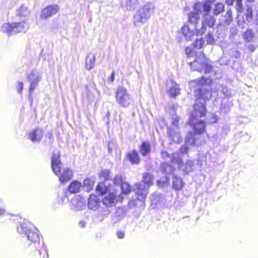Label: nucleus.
<instances>
[{
	"label": "nucleus",
	"mask_w": 258,
	"mask_h": 258,
	"mask_svg": "<svg viewBox=\"0 0 258 258\" xmlns=\"http://www.w3.org/2000/svg\"><path fill=\"white\" fill-rule=\"evenodd\" d=\"M51 166L54 173L61 183H64L73 178V172L68 167H63L58 154L53 153L51 158Z\"/></svg>",
	"instance_id": "f03ea898"
},
{
	"label": "nucleus",
	"mask_w": 258,
	"mask_h": 258,
	"mask_svg": "<svg viewBox=\"0 0 258 258\" xmlns=\"http://www.w3.org/2000/svg\"><path fill=\"white\" fill-rule=\"evenodd\" d=\"M5 211L4 209H2L1 208H0V216L4 214V213H5Z\"/></svg>",
	"instance_id": "e2e57ef3"
},
{
	"label": "nucleus",
	"mask_w": 258,
	"mask_h": 258,
	"mask_svg": "<svg viewBox=\"0 0 258 258\" xmlns=\"http://www.w3.org/2000/svg\"><path fill=\"white\" fill-rule=\"evenodd\" d=\"M95 61V55L91 53H88L86 56L85 68L88 70L92 69L94 66Z\"/></svg>",
	"instance_id": "cd10ccee"
},
{
	"label": "nucleus",
	"mask_w": 258,
	"mask_h": 258,
	"mask_svg": "<svg viewBox=\"0 0 258 258\" xmlns=\"http://www.w3.org/2000/svg\"><path fill=\"white\" fill-rule=\"evenodd\" d=\"M16 88L17 92L21 94L22 93L23 89V83L22 82L18 81L17 82Z\"/></svg>",
	"instance_id": "603ef678"
},
{
	"label": "nucleus",
	"mask_w": 258,
	"mask_h": 258,
	"mask_svg": "<svg viewBox=\"0 0 258 258\" xmlns=\"http://www.w3.org/2000/svg\"><path fill=\"white\" fill-rule=\"evenodd\" d=\"M215 1V0H206L205 2L210 4V5L211 6V5L214 3Z\"/></svg>",
	"instance_id": "bf43d9fd"
},
{
	"label": "nucleus",
	"mask_w": 258,
	"mask_h": 258,
	"mask_svg": "<svg viewBox=\"0 0 258 258\" xmlns=\"http://www.w3.org/2000/svg\"><path fill=\"white\" fill-rule=\"evenodd\" d=\"M26 78L30 83L28 97L29 99H31L34 90L38 85V83L40 80V77L37 70H33L30 73L27 75Z\"/></svg>",
	"instance_id": "9b49d317"
},
{
	"label": "nucleus",
	"mask_w": 258,
	"mask_h": 258,
	"mask_svg": "<svg viewBox=\"0 0 258 258\" xmlns=\"http://www.w3.org/2000/svg\"><path fill=\"white\" fill-rule=\"evenodd\" d=\"M226 3L228 6H233L235 2V8L239 13H242L243 11L242 0H225Z\"/></svg>",
	"instance_id": "c85d7f7f"
},
{
	"label": "nucleus",
	"mask_w": 258,
	"mask_h": 258,
	"mask_svg": "<svg viewBox=\"0 0 258 258\" xmlns=\"http://www.w3.org/2000/svg\"><path fill=\"white\" fill-rule=\"evenodd\" d=\"M172 188L175 190H180L184 186V182L180 177L177 175H173L172 177Z\"/></svg>",
	"instance_id": "bb28decb"
},
{
	"label": "nucleus",
	"mask_w": 258,
	"mask_h": 258,
	"mask_svg": "<svg viewBox=\"0 0 258 258\" xmlns=\"http://www.w3.org/2000/svg\"><path fill=\"white\" fill-rule=\"evenodd\" d=\"M85 90H86L87 93L90 92V91L89 90V87H88V86L87 85H85Z\"/></svg>",
	"instance_id": "680f3d73"
},
{
	"label": "nucleus",
	"mask_w": 258,
	"mask_h": 258,
	"mask_svg": "<svg viewBox=\"0 0 258 258\" xmlns=\"http://www.w3.org/2000/svg\"><path fill=\"white\" fill-rule=\"evenodd\" d=\"M200 15L195 10L193 12H190L188 15V22L194 25L192 30L189 28L188 26L184 25L181 28V32L185 37L186 41H189L192 40L195 37L196 33L194 31L196 30L197 33V27L199 28L198 25V22L200 20Z\"/></svg>",
	"instance_id": "20e7f679"
},
{
	"label": "nucleus",
	"mask_w": 258,
	"mask_h": 258,
	"mask_svg": "<svg viewBox=\"0 0 258 258\" xmlns=\"http://www.w3.org/2000/svg\"><path fill=\"white\" fill-rule=\"evenodd\" d=\"M149 187L145 183L138 182L135 184L133 191L137 196V199L140 201H144L148 193Z\"/></svg>",
	"instance_id": "ddd939ff"
},
{
	"label": "nucleus",
	"mask_w": 258,
	"mask_h": 258,
	"mask_svg": "<svg viewBox=\"0 0 258 258\" xmlns=\"http://www.w3.org/2000/svg\"><path fill=\"white\" fill-rule=\"evenodd\" d=\"M72 209L76 211H80L84 209L86 205L84 203V199H79L78 198H75L71 201Z\"/></svg>",
	"instance_id": "393cba45"
},
{
	"label": "nucleus",
	"mask_w": 258,
	"mask_h": 258,
	"mask_svg": "<svg viewBox=\"0 0 258 258\" xmlns=\"http://www.w3.org/2000/svg\"><path fill=\"white\" fill-rule=\"evenodd\" d=\"M115 80V72L113 71L110 76L107 78V82L108 83H112Z\"/></svg>",
	"instance_id": "5fc2aeb1"
},
{
	"label": "nucleus",
	"mask_w": 258,
	"mask_h": 258,
	"mask_svg": "<svg viewBox=\"0 0 258 258\" xmlns=\"http://www.w3.org/2000/svg\"><path fill=\"white\" fill-rule=\"evenodd\" d=\"M170 95L172 97H175L180 94V89L177 86H173L169 90Z\"/></svg>",
	"instance_id": "de8ad7c7"
},
{
	"label": "nucleus",
	"mask_w": 258,
	"mask_h": 258,
	"mask_svg": "<svg viewBox=\"0 0 258 258\" xmlns=\"http://www.w3.org/2000/svg\"><path fill=\"white\" fill-rule=\"evenodd\" d=\"M160 154L161 156V158L163 160H170L171 163H173V157L174 155V153L172 154H170L167 151L165 150H161Z\"/></svg>",
	"instance_id": "4c0bfd02"
},
{
	"label": "nucleus",
	"mask_w": 258,
	"mask_h": 258,
	"mask_svg": "<svg viewBox=\"0 0 258 258\" xmlns=\"http://www.w3.org/2000/svg\"><path fill=\"white\" fill-rule=\"evenodd\" d=\"M170 178L168 176H165L157 181L158 187L162 188L167 187L168 186Z\"/></svg>",
	"instance_id": "c9c22d12"
},
{
	"label": "nucleus",
	"mask_w": 258,
	"mask_h": 258,
	"mask_svg": "<svg viewBox=\"0 0 258 258\" xmlns=\"http://www.w3.org/2000/svg\"><path fill=\"white\" fill-rule=\"evenodd\" d=\"M29 14L28 7L23 5L17 10V15L26 17Z\"/></svg>",
	"instance_id": "37998d69"
},
{
	"label": "nucleus",
	"mask_w": 258,
	"mask_h": 258,
	"mask_svg": "<svg viewBox=\"0 0 258 258\" xmlns=\"http://www.w3.org/2000/svg\"><path fill=\"white\" fill-rule=\"evenodd\" d=\"M122 193L127 195L131 191V186L126 182H123L119 186Z\"/></svg>",
	"instance_id": "a19ab883"
},
{
	"label": "nucleus",
	"mask_w": 258,
	"mask_h": 258,
	"mask_svg": "<svg viewBox=\"0 0 258 258\" xmlns=\"http://www.w3.org/2000/svg\"><path fill=\"white\" fill-rule=\"evenodd\" d=\"M94 180L92 178H87L84 180V188L89 192L92 189L94 184Z\"/></svg>",
	"instance_id": "f704fd0d"
},
{
	"label": "nucleus",
	"mask_w": 258,
	"mask_h": 258,
	"mask_svg": "<svg viewBox=\"0 0 258 258\" xmlns=\"http://www.w3.org/2000/svg\"><path fill=\"white\" fill-rule=\"evenodd\" d=\"M128 160L132 164H139L140 162V157L136 149L128 152L126 155Z\"/></svg>",
	"instance_id": "5701e85b"
},
{
	"label": "nucleus",
	"mask_w": 258,
	"mask_h": 258,
	"mask_svg": "<svg viewBox=\"0 0 258 258\" xmlns=\"http://www.w3.org/2000/svg\"><path fill=\"white\" fill-rule=\"evenodd\" d=\"M122 176L120 174L116 175L113 179L112 178L110 183L112 185V184H113L114 185H117V186H120L121 184L123 183Z\"/></svg>",
	"instance_id": "ea45409f"
},
{
	"label": "nucleus",
	"mask_w": 258,
	"mask_h": 258,
	"mask_svg": "<svg viewBox=\"0 0 258 258\" xmlns=\"http://www.w3.org/2000/svg\"><path fill=\"white\" fill-rule=\"evenodd\" d=\"M189 146H191V145H188V144H186L185 142V144L182 145L178 149V152H176L175 153H178L182 158V155L188 153Z\"/></svg>",
	"instance_id": "79ce46f5"
},
{
	"label": "nucleus",
	"mask_w": 258,
	"mask_h": 258,
	"mask_svg": "<svg viewBox=\"0 0 258 258\" xmlns=\"http://www.w3.org/2000/svg\"><path fill=\"white\" fill-rule=\"evenodd\" d=\"M121 220L119 219L117 217L116 215H115L114 213L112 214L111 215L110 217V223L112 224L113 225H114L116 223H117L118 222H120Z\"/></svg>",
	"instance_id": "3c124183"
},
{
	"label": "nucleus",
	"mask_w": 258,
	"mask_h": 258,
	"mask_svg": "<svg viewBox=\"0 0 258 258\" xmlns=\"http://www.w3.org/2000/svg\"><path fill=\"white\" fill-rule=\"evenodd\" d=\"M100 203L99 198L94 195H90L88 199V207L89 209L93 211L98 209Z\"/></svg>",
	"instance_id": "6ab92c4d"
},
{
	"label": "nucleus",
	"mask_w": 258,
	"mask_h": 258,
	"mask_svg": "<svg viewBox=\"0 0 258 258\" xmlns=\"http://www.w3.org/2000/svg\"><path fill=\"white\" fill-rule=\"evenodd\" d=\"M192 50H191V48H189V47H187L185 49V53L186 54L188 55V57H190V55L189 54L192 53Z\"/></svg>",
	"instance_id": "4d7b16f0"
},
{
	"label": "nucleus",
	"mask_w": 258,
	"mask_h": 258,
	"mask_svg": "<svg viewBox=\"0 0 258 258\" xmlns=\"http://www.w3.org/2000/svg\"><path fill=\"white\" fill-rule=\"evenodd\" d=\"M174 110H172V124L171 126L176 127H178V123L179 120V118L175 113L174 114Z\"/></svg>",
	"instance_id": "09e8293b"
},
{
	"label": "nucleus",
	"mask_w": 258,
	"mask_h": 258,
	"mask_svg": "<svg viewBox=\"0 0 258 258\" xmlns=\"http://www.w3.org/2000/svg\"><path fill=\"white\" fill-rule=\"evenodd\" d=\"M29 28V25L26 21L19 22L8 23L3 24L2 30L7 35L11 36L19 33H26Z\"/></svg>",
	"instance_id": "39448f33"
},
{
	"label": "nucleus",
	"mask_w": 258,
	"mask_h": 258,
	"mask_svg": "<svg viewBox=\"0 0 258 258\" xmlns=\"http://www.w3.org/2000/svg\"><path fill=\"white\" fill-rule=\"evenodd\" d=\"M43 131L42 128L37 127L28 134V139L34 143H39L43 138Z\"/></svg>",
	"instance_id": "dca6fc26"
},
{
	"label": "nucleus",
	"mask_w": 258,
	"mask_h": 258,
	"mask_svg": "<svg viewBox=\"0 0 258 258\" xmlns=\"http://www.w3.org/2000/svg\"><path fill=\"white\" fill-rule=\"evenodd\" d=\"M205 41L201 38L200 39L197 38L196 40L192 43L193 47L196 49H200L204 45Z\"/></svg>",
	"instance_id": "c03bdc74"
},
{
	"label": "nucleus",
	"mask_w": 258,
	"mask_h": 258,
	"mask_svg": "<svg viewBox=\"0 0 258 258\" xmlns=\"http://www.w3.org/2000/svg\"><path fill=\"white\" fill-rule=\"evenodd\" d=\"M116 236L119 239H123L125 237V232L124 230L119 229L116 231Z\"/></svg>",
	"instance_id": "864d4df0"
},
{
	"label": "nucleus",
	"mask_w": 258,
	"mask_h": 258,
	"mask_svg": "<svg viewBox=\"0 0 258 258\" xmlns=\"http://www.w3.org/2000/svg\"><path fill=\"white\" fill-rule=\"evenodd\" d=\"M216 24V18L210 13L206 14L203 16L202 19L201 27H197V35H202L204 34L207 29L214 28Z\"/></svg>",
	"instance_id": "1a4fd4ad"
},
{
	"label": "nucleus",
	"mask_w": 258,
	"mask_h": 258,
	"mask_svg": "<svg viewBox=\"0 0 258 258\" xmlns=\"http://www.w3.org/2000/svg\"><path fill=\"white\" fill-rule=\"evenodd\" d=\"M173 160V164L178 165V169L181 170L184 175L187 174L193 170L194 163L192 160H188L185 164H183L182 159L178 153H174Z\"/></svg>",
	"instance_id": "9d476101"
},
{
	"label": "nucleus",
	"mask_w": 258,
	"mask_h": 258,
	"mask_svg": "<svg viewBox=\"0 0 258 258\" xmlns=\"http://www.w3.org/2000/svg\"><path fill=\"white\" fill-rule=\"evenodd\" d=\"M110 210L108 208H106L104 210V215H108L110 213Z\"/></svg>",
	"instance_id": "052dcab7"
},
{
	"label": "nucleus",
	"mask_w": 258,
	"mask_h": 258,
	"mask_svg": "<svg viewBox=\"0 0 258 258\" xmlns=\"http://www.w3.org/2000/svg\"><path fill=\"white\" fill-rule=\"evenodd\" d=\"M202 70L200 71L201 73L204 72L205 74L209 73L211 72L213 67L212 66L208 63L203 62Z\"/></svg>",
	"instance_id": "49530a36"
},
{
	"label": "nucleus",
	"mask_w": 258,
	"mask_h": 258,
	"mask_svg": "<svg viewBox=\"0 0 258 258\" xmlns=\"http://www.w3.org/2000/svg\"><path fill=\"white\" fill-rule=\"evenodd\" d=\"M155 6L152 3H148L140 8L134 15V24L137 27H140L150 19L154 12Z\"/></svg>",
	"instance_id": "7ed1b4c3"
},
{
	"label": "nucleus",
	"mask_w": 258,
	"mask_h": 258,
	"mask_svg": "<svg viewBox=\"0 0 258 258\" xmlns=\"http://www.w3.org/2000/svg\"><path fill=\"white\" fill-rule=\"evenodd\" d=\"M167 134L169 139L175 143H179L182 138L178 131V127H174L170 126L168 127Z\"/></svg>",
	"instance_id": "a211bd4d"
},
{
	"label": "nucleus",
	"mask_w": 258,
	"mask_h": 258,
	"mask_svg": "<svg viewBox=\"0 0 258 258\" xmlns=\"http://www.w3.org/2000/svg\"><path fill=\"white\" fill-rule=\"evenodd\" d=\"M111 187H109V190H108L105 194L104 195H101V196H104L108 193L106 196L102 199L103 204L105 205L106 208L114 206L116 202L117 196L113 192H111Z\"/></svg>",
	"instance_id": "2eb2a0df"
},
{
	"label": "nucleus",
	"mask_w": 258,
	"mask_h": 258,
	"mask_svg": "<svg viewBox=\"0 0 258 258\" xmlns=\"http://www.w3.org/2000/svg\"><path fill=\"white\" fill-rule=\"evenodd\" d=\"M139 5L138 0H122L121 6L127 11H132L136 9Z\"/></svg>",
	"instance_id": "4be33fe9"
},
{
	"label": "nucleus",
	"mask_w": 258,
	"mask_h": 258,
	"mask_svg": "<svg viewBox=\"0 0 258 258\" xmlns=\"http://www.w3.org/2000/svg\"><path fill=\"white\" fill-rule=\"evenodd\" d=\"M58 202L59 204H63L69 200L66 192H63L61 194H58Z\"/></svg>",
	"instance_id": "a18cd8bd"
},
{
	"label": "nucleus",
	"mask_w": 258,
	"mask_h": 258,
	"mask_svg": "<svg viewBox=\"0 0 258 258\" xmlns=\"http://www.w3.org/2000/svg\"><path fill=\"white\" fill-rule=\"evenodd\" d=\"M224 5L220 2L216 3L214 5L213 8H212V13L213 15L215 16H218L220 15L221 13L224 12Z\"/></svg>",
	"instance_id": "c756f323"
},
{
	"label": "nucleus",
	"mask_w": 258,
	"mask_h": 258,
	"mask_svg": "<svg viewBox=\"0 0 258 258\" xmlns=\"http://www.w3.org/2000/svg\"><path fill=\"white\" fill-rule=\"evenodd\" d=\"M82 185L80 182L74 180L72 181L68 187V190L70 194H76L81 191Z\"/></svg>",
	"instance_id": "b1692460"
},
{
	"label": "nucleus",
	"mask_w": 258,
	"mask_h": 258,
	"mask_svg": "<svg viewBox=\"0 0 258 258\" xmlns=\"http://www.w3.org/2000/svg\"><path fill=\"white\" fill-rule=\"evenodd\" d=\"M127 209L126 207H118L114 213L119 219L122 220L126 215Z\"/></svg>",
	"instance_id": "e433bc0d"
},
{
	"label": "nucleus",
	"mask_w": 258,
	"mask_h": 258,
	"mask_svg": "<svg viewBox=\"0 0 258 258\" xmlns=\"http://www.w3.org/2000/svg\"><path fill=\"white\" fill-rule=\"evenodd\" d=\"M233 20L232 12L231 9H228L224 15H222L220 21L223 25H229Z\"/></svg>",
	"instance_id": "a878e982"
},
{
	"label": "nucleus",
	"mask_w": 258,
	"mask_h": 258,
	"mask_svg": "<svg viewBox=\"0 0 258 258\" xmlns=\"http://www.w3.org/2000/svg\"><path fill=\"white\" fill-rule=\"evenodd\" d=\"M116 102L122 107H128L132 102L131 96L123 87H119L115 93Z\"/></svg>",
	"instance_id": "6e6552de"
},
{
	"label": "nucleus",
	"mask_w": 258,
	"mask_h": 258,
	"mask_svg": "<svg viewBox=\"0 0 258 258\" xmlns=\"http://www.w3.org/2000/svg\"><path fill=\"white\" fill-rule=\"evenodd\" d=\"M31 224L29 222H23L17 227V230L23 237H26L27 239L32 242H39L40 239L38 234L29 227Z\"/></svg>",
	"instance_id": "0eeeda50"
},
{
	"label": "nucleus",
	"mask_w": 258,
	"mask_h": 258,
	"mask_svg": "<svg viewBox=\"0 0 258 258\" xmlns=\"http://www.w3.org/2000/svg\"><path fill=\"white\" fill-rule=\"evenodd\" d=\"M194 133L189 132L188 133L185 137V143L191 145V146H199L201 145L203 141L204 140L203 137L201 136V134H203L204 132L199 133L198 131L194 130Z\"/></svg>",
	"instance_id": "f8f14e48"
},
{
	"label": "nucleus",
	"mask_w": 258,
	"mask_h": 258,
	"mask_svg": "<svg viewBox=\"0 0 258 258\" xmlns=\"http://www.w3.org/2000/svg\"><path fill=\"white\" fill-rule=\"evenodd\" d=\"M188 63L194 71H197L200 72L202 70L203 62H200L195 59L193 61H189Z\"/></svg>",
	"instance_id": "72a5a7b5"
},
{
	"label": "nucleus",
	"mask_w": 258,
	"mask_h": 258,
	"mask_svg": "<svg viewBox=\"0 0 258 258\" xmlns=\"http://www.w3.org/2000/svg\"><path fill=\"white\" fill-rule=\"evenodd\" d=\"M100 178L103 182L96 186V190L99 195H104L109 190V187H112L110 181L113 178V175L109 170L103 169L100 173Z\"/></svg>",
	"instance_id": "423d86ee"
},
{
	"label": "nucleus",
	"mask_w": 258,
	"mask_h": 258,
	"mask_svg": "<svg viewBox=\"0 0 258 258\" xmlns=\"http://www.w3.org/2000/svg\"><path fill=\"white\" fill-rule=\"evenodd\" d=\"M194 95L197 97L194 105V109L190 115L188 123L193 130L198 131L199 133L205 131V122L199 119L206 115L207 109L206 100H209L212 96L211 92L204 86H201L194 91Z\"/></svg>",
	"instance_id": "f257e3e1"
},
{
	"label": "nucleus",
	"mask_w": 258,
	"mask_h": 258,
	"mask_svg": "<svg viewBox=\"0 0 258 258\" xmlns=\"http://www.w3.org/2000/svg\"><path fill=\"white\" fill-rule=\"evenodd\" d=\"M139 151L143 157L149 156L151 153V144L148 141H143L139 146Z\"/></svg>",
	"instance_id": "aec40b11"
},
{
	"label": "nucleus",
	"mask_w": 258,
	"mask_h": 258,
	"mask_svg": "<svg viewBox=\"0 0 258 258\" xmlns=\"http://www.w3.org/2000/svg\"><path fill=\"white\" fill-rule=\"evenodd\" d=\"M248 50L251 52H253L256 48V46L253 44H249L247 46Z\"/></svg>",
	"instance_id": "6e6d98bb"
},
{
	"label": "nucleus",
	"mask_w": 258,
	"mask_h": 258,
	"mask_svg": "<svg viewBox=\"0 0 258 258\" xmlns=\"http://www.w3.org/2000/svg\"><path fill=\"white\" fill-rule=\"evenodd\" d=\"M246 1L249 3H253L255 1V0H246Z\"/></svg>",
	"instance_id": "0e129e2a"
},
{
	"label": "nucleus",
	"mask_w": 258,
	"mask_h": 258,
	"mask_svg": "<svg viewBox=\"0 0 258 258\" xmlns=\"http://www.w3.org/2000/svg\"><path fill=\"white\" fill-rule=\"evenodd\" d=\"M160 168L161 172L166 176L173 174L175 170V167L174 166L165 161L161 163Z\"/></svg>",
	"instance_id": "412c9836"
},
{
	"label": "nucleus",
	"mask_w": 258,
	"mask_h": 258,
	"mask_svg": "<svg viewBox=\"0 0 258 258\" xmlns=\"http://www.w3.org/2000/svg\"><path fill=\"white\" fill-rule=\"evenodd\" d=\"M244 15L246 20L248 23H251L253 21V11L251 6L247 5L246 10L244 12Z\"/></svg>",
	"instance_id": "473e14b6"
},
{
	"label": "nucleus",
	"mask_w": 258,
	"mask_h": 258,
	"mask_svg": "<svg viewBox=\"0 0 258 258\" xmlns=\"http://www.w3.org/2000/svg\"><path fill=\"white\" fill-rule=\"evenodd\" d=\"M255 33L251 29H247L243 34L242 37L246 42H251L254 37Z\"/></svg>",
	"instance_id": "7c9ffc66"
},
{
	"label": "nucleus",
	"mask_w": 258,
	"mask_h": 258,
	"mask_svg": "<svg viewBox=\"0 0 258 258\" xmlns=\"http://www.w3.org/2000/svg\"><path fill=\"white\" fill-rule=\"evenodd\" d=\"M214 30V28L209 29L208 34L206 36L207 42L208 44H212L215 42V39L213 36Z\"/></svg>",
	"instance_id": "58836bf2"
},
{
	"label": "nucleus",
	"mask_w": 258,
	"mask_h": 258,
	"mask_svg": "<svg viewBox=\"0 0 258 258\" xmlns=\"http://www.w3.org/2000/svg\"><path fill=\"white\" fill-rule=\"evenodd\" d=\"M58 10V7L57 5H49L44 8L41 13V18L47 19L55 15Z\"/></svg>",
	"instance_id": "f3484780"
},
{
	"label": "nucleus",
	"mask_w": 258,
	"mask_h": 258,
	"mask_svg": "<svg viewBox=\"0 0 258 258\" xmlns=\"http://www.w3.org/2000/svg\"><path fill=\"white\" fill-rule=\"evenodd\" d=\"M194 10L199 14H203V16L209 14L212 10L210 4L207 2H197L194 5Z\"/></svg>",
	"instance_id": "4468645a"
},
{
	"label": "nucleus",
	"mask_w": 258,
	"mask_h": 258,
	"mask_svg": "<svg viewBox=\"0 0 258 258\" xmlns=\"http://www.w3.org/2000/svg\"><path fill=\"white\" fill-rule=\"evenodd\" d=\"M86 222L84 221H81L79 223V226L81 228H83L85 227L86 225Z\"/></svg>",
	"instance_id": "13d9d810"
},
{
	"label": "nucleus",
	"mask_w": 258,
	"mask_h": 258,
	"mask_svg": "<svg viewBox=\"0 0 258 258\" xmlns=\"http://www.w3.org/2000/svg\"><path fill=\"white\" fill-rule=\"evenodd\" d=\"M221 92L225 97L230 96L231 94V90L227 86L221 85Z\"/></svg>",
	"instance_id": "8fccbe9b"
},
{
	"label": "nucleus",
	"mask_w": 258,
	"mask_h": 258,
	"mask_svg": "<svg viewBox=\"0 0 258 258\" xmlns=\"http://www.w3.org/2000/svg\"><path fill=\"white\" fill-rule=\"evenodd\" d=\"M154 178V176L152 174L148 172H145L143 174V180L141 182L145 183L147 186L149 187L153 184Z\"/></svg>",
	"instance_id": "2f4dec72"
}]
</instances>
